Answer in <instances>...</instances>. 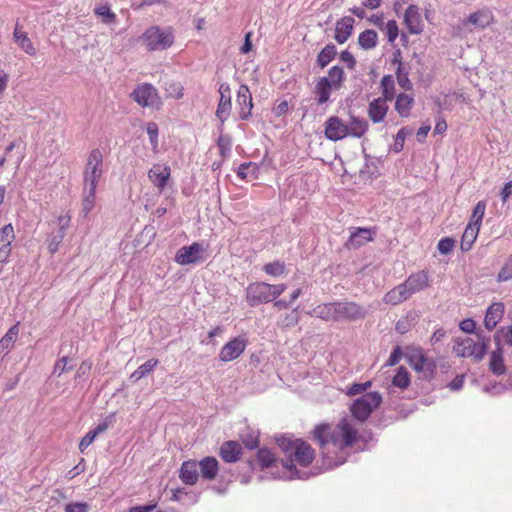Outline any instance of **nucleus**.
Segmentation results:
<instances>
[{
	"instance_id": "1",
	"label": "nucleus",
	"mask_w": 512,
	"mask_h": 512,
	"mask_svg": "<svg viewBox=\"0 0 512 512\" xmlns=\"http://www.w3.org/2000/svg\"><path fill=\"white\" fill-rule=\"evenodd\" d=\"M357 429L347 418L342 419L336 426L319 425L314 430V436L321 447L332 446L343 449L352 446L357 440Z\"/></svg>"
},
{
	"instance_id": "2",
	"label": "nucleus",
	"mask_w": 512,
	"mask_h": 512,
	"mask_svg": "<svg viewBox=\"0 0 512 512\" xmlns=\"http://www.w3.org/2000/svg\"><path fill=\"white\" fill-rule=\"evenodd\" d=\"M277 444L288 456L286 460H282V464L290 471L291 476H296L297 474L293 464L294 461L306 467L310 465L314 459V450L301 439L291 440L288 437L281 436L277 438Z\"/></svg>"
},
{
	"instance_id": "3",
	"label": "nucleus",
	"mask_w": 512,
	"mask_h": 512,
	"mask_svg": "<svg viewBox=\"0 0 512 512\" xmlns=\"http://www.w3.org/2000/svg\"><path fill=\"white\" fill-rule=\"evenodd\" d=\"M489 342V337H486L481 331H477L473 336L457 338L453 349L458 356L473 357L478 362L486 354Z\"/></svg>"
},
{
	"instance_id": "4",
	"label": "nucleus",
	"mask_w": 512,
	"mask_h": 512,
	"mask_svg": "<svg viewBox=\"0 0 512 512\" xmlns=\"http://www.w3.org/2000/svg\"><path fill=\"white\" fill-rule=\"evenodd\" d=\"M286 290L285 284L272 285L265 282H255L246 288V301L250 306H258L274 301Z\"/></svg>"
},
{
	"instance_id": "5",
	"label": "nucleus",
	"mask_w": 512,
	"mask_h": 512,
	"mask_svg": "<svg viewBox=\"0 0 512 512\" xmlns=\"http://www.w3.org/2000/svg\"><path fill=\"white\" fill-rule=\"evenodd\" d=\"M142 40L149 51H162L172 46L174 34L171 28L151 26L143 33Z\"/></svg>"
},
{
	"instance_id": "6",
	"label": "nucleus",
	"mask_w": 512,
	"mask_h": 512,
	"mask_svg": "<svg viewBox=\"0 0 512 512\" xmlns=\"http://www.w3.org/2000/svg\"><path fill=\"white\" fill-rule=\"evenodd\" d=\"M381 401L382 397L378 392L366 393L354 401L351 412L356 419L363 422L380 405Z\"/></svg>"
},
{
	"instance_id": "7",
	"label": "nucleus",
	"mask_w": 512,
	"mask_h": 512,
	"mask_svg": "<svg viewBox=\"0 0 512 512\" xmlns=\"http://www.w3.org/2000/svg\"><path fill=\"white\" fill-rule=\"evenodd\" d=\"M103 174V154L99 149H93L87 159L84 170V186L97 187Z\"/></svg>"
},
{
	"instance_id": "8",
	"label": "nucleus",
	"mask_w": 512,
	"mask_h": 512,
	"mask_svg": "<svg viewBox=\"0 0 512 512\" xmlns=\"http://www.w3.org/2000/svg\"><path fill=\"white\" fill-rule=\"evenodd\" d=\"M204 252V245L199 242H194L189 246L181 247L175 255V261L182 266L197 264L204 260Z\"/></svg>"
},
{
	"instance_id": "9",
	"label": "nucleus",
	"mask_w": 512,
	"mask_h": 512,
	"mask_svg": "<svg viewBox=\"0 0 512 512\" xmlns=\"http://www.w3.org/2000/svg\"><path fill=\"white\" fill-rule=\"evenodd\" d=\"M131 97L142 107H153L159 102L156 88L148 83L138 85Z\"/></svg>"
},
{
	"instance_id": "10",
	"label": "nucleus",
	"mask_w": 512,
	"mask_h": 512,
	"mask_svg": "<svg viewBox=\"0 0 512 512\" xmlns=\"http://www.w3.org/2000/svg\"><path fill=\"white\" fill-rule=\"evenodd\" d=\"M367 311L355 302H336V321L358 320L366 316Z\"/></svg>"
},
{
	"instance_id": "11",
	"label": "nucleus",
	"mask_w": 512,
	"mask_h": 512,
	"mask_svg": "<svg viewBox=\"0 0 512 512\" xmlns=\"http://www.w3.org/2000/svg\"><path fill=\"white\" fill-rule=\"evenodd\" d=\"M247 346V340L245 337H235L227 342L219 352V359L222 362H230L238 357L244 352Z\"/></svg>"
},
{
	"instance_id": "12",
	"label": "nucleus",
	"mask_w": 512,
	"mask_h": 512,
	"mask_svg": "<svg viewBox=\"0 0 512 512\" xmlns=\"http://www.w3.org/2000/svg\"><path fill=\"white\" fill-rule=\"evenodd\" d=\"M324 134L328 140L339 141L348 136L347 124L337 116H330L324 124Z\"/></svg>"
},
{
	"instance_id": "13",
	"label": "nucleus",
	"mask_w": 512,
	"mask_h": 512,
	"mask_svg": "<svg viewBox=\"0 0 512 512\" xmlns=\"http://www.w3.org/2000/svg\"><path fill=\"white\" fill-rule=\"evenodd\" d=\"M409 365L416 371L432 370L434 363L430 361L423 350L420 348H412L406 354Z\"/></svg>"
},
{
	"instance_id": "14",
	"label": "nucleus",
	"mask_w": 512,
	"mask_h": 512,
	"mask_svg": "<svg viewBox=\"0 0 512 512\" xmlns=\"http://www.w3.org/2000/svg\"><path fill=\"white\" fill-rule=\"evenodd\" d=\"M15 239L14 228L7 224L0 229V263H5L11 253V243Z\"/></svg>"
},
{
	"instance_id": "15",
	"label": "nucleus",
	"mask_w": 512,
	"mask_h": 512,
	"mask_svg": "<svg viewBox=\"0 0 512 512\" xmlns=\"http://www.w3.org/2000/svg\"><path fill=\"white\" fill-rule=\"evenodd\" d=\"M404 23L411 34H420L423 30L420 10L416 5H410L404 15Z\"/></svg>"
},
{
	"instance_id": "16",
	"label": "nucleus",
	"mask_w": 512,
	"mask_h": 512,
	"mask_svg": "<svg viewBox=\"0 0 512 512\" xmlns=\"http://www.w3.org/2000/svg\"><path fill=\"white\" fill-rule=\"evenodd\" d=\"M237 104L240 108V118L245 120L251 115L253 108L252 95L247 85H240L237 92Z\"/></svg>"
},
{
	"instance_id": "17",
	"label": "nucleus",
	"mask_w": 512,
	"mask_h": 512,
	"mask_svg": "<svg viewBox=\"0 0 512 512\" xmlns=\"http://www.w3.org/2000/svg\"><path fill=\"white\" fill-rule=\"evenodd\" d=\"M374 234L375 232L369 228H353V231L346 243V247L348 249H357L372 241Z\"/></svg>"
},
{
	"instance_id": "18",
	"label": "nucleus",
	"mask_w": 512,
	"mask_h": 512,
	"mask_svg": "<svg viewBox=\"0 0 512 512\" xmlns=\"http://www.w3.org/2000/svg\"><path fill=\"white\" fill-rule=\"evenodd\" d=\"M171 170L169 166H163L155 164L148 172L149 180L156 186L160 191H163L167 185V181L170 177Z\"/></svg>"
},
{
	"instance_id": "19",
	"label": "nucleus",
	"mask_w": 512,
	"mask_h": 512,
	"mask_svg": "<svg viewBox=\"0 0 512 512\" xmlns=\"http://www.w3.org/2000/svg\"><path fill=\"white\" fill-rule=\"evenodd\" d=\"M403 283L407 287L410 294L413 295L429 287V277L427 272L419 271L417 273L411 274Z\"/></svg>"
},
{
	"instance_id": "20",
	"label": "nucleus",
	"mask_w": 512,
	"mask_h": 512,
	"mask_svg": "<svg viewBox=\"0 0 512 512\" xmlns=\"http://www.w3.org/2000/svg\"><path fill=\"white\" fill-rule=\"evenodd\" d=\"M504 311V304L501 302L493 303L488 307L484 318V325L487 330L491 331L497 326L504 315Z\"/></svg>"
},
{
	"instance_id": "21",
	"label": "nucleus",
	"mask_w": 512,
	"mask_h": 512,
	"mask_svg": "<svg viewBox=\"0 0 512 512\" xmlns=\"http://www.w3.org/2000/svg\"><path fill=\"white\" fill-rule=\"evenodd\" d=\"M180 479L188 485H194L199 478V465L194 460L184 461L179 472Z\"/></svg>"
},
{
	"instance_id": "22",
	"label": "nucleus",
	"mask_w": 512,
	"mask_h": 512,
	"mask_svg": "<svg viewBox=\"0 0 512 512\" xmlns=\"http://www.w3.org/2000/svg\"><path fill=\"white\" fill-rule=\"evenodd\" d=\"M388 102L384 98H376L369 103L368 116L373 123L382 122L388 111Z\"/></svg>"
},
{
	"instance_id": "23",
	"label": "nucleus",
	"mask_w": 512,
	"mask_h": 512,
	"mask_svg": "<svg viewBox=\"0 0 512 512\" xmlns=\"http://www.w3.org/2000/svg\"><path fill=\"white\" fill-rule=\"evenodd\" d=\"M412 295L408 291L404 283L397 285L396 287L389 290L383 297V301L386 304L396 306L406 300Z\"/></svg>"
},
{
	"instance_id": "24",
	"label": "nucleus",
	"mask_w": 512,
	"mask_h": 512,
	"mask_svg": "<svg viewBox=\"0 0 512 512\" xmlns=\"http://www.w3.org/2000/svg\"><path fill=\"white\" fill-rule=\"evenodd\" d=\"M412 295L408 291L404 283L397 285L396 287L389 290L383 297V301L386 304L396 306L406 300Z\"/></svg>"
},
{
	"instance_id": "25",
	"label": "nucleus",
	"mask_w": 512,
	"mask_h": 512,
	"mask_svg": "<svg viewBox=\"0 0 512 512\" xmlns=\"http://www.w3.org/2000/svg\"><path fill=\"white\" fill-rule=\"evenodd\" d=\"M354 25V19L349 16H345L336 22L335 27V40L339 44L345 43L352 34Z\"/></svg>"
},
{
	"instance_id": "26",
	"label": "nucleus",
	"mask_w": 512,
	"mask_h": 512,
	"mask_svg": "<svg viewBox=\"0 0 512 512\" xmlns=\"http://www.w3.org/2000/svg\"><path fill=\"white\" fill-rule=\"evenodd\" d=\"M494 16L488 9L478 10L469 15L466 23L471 24L477 29H485L493 23Z\"/></svg>"
},
{
	"instance_id": "27",
	"label": "nucleus",
	"mask_w": 512,
	"mask_h": 512,
	"mask_svg": "<svg viewBox=\"0 0 512 512\" xmlns=\"http://www.w3.org/2000/svg\"><path fill=\"white\" fill-rule=\"evenodd\" d=\"M198 465L203 479L209 481L215 479L219 470L218 461L215 457L207 456L199 461Z\"/></svg>"
},
{
	"instance_id": "28",
	"label": "nucleus",
	"mask_w": 512,
	"mask_h": 512,
	"mask_svg": "<svg viewBox=\"0 0 512 512\" xmlns=\"http://www.w3.org/2000/svg\"><path fill=\"white\" fill-rule=\"evenodd\" d=\"M494 340L497 348L491 353L490 356V369L496 375H501L505 372V365L503 362V350L500 347V338L495 335Z\"/></svg>"
},
{
	"instance_id": "29",
	"label": "nucleus",
	"mask_w": 512,
	"mask_h": 512,
	"mask_svg": "<svg viewBox=\"0 0 512 512\" xmlns=\"http://www.w3.org/2000/svg\"><path fill=\"white\" fill-rule=\"evenodd\" d=\"M241 445L236 441L225 442L220 449V455L225 462H236L241 454Z\"/></svg>"
},
{
	"instance_id": "30",
	"label": "nucleus",
	"mask_w": 512,
	"mask_h": 512,
	"mask_svg": "<svg viewBox=\"0 0 512 512\" xmlns=\"http://www.w3.org/2000/svg\"><path fill=\"white\" fill-rule=\"evenodd\" d=\"M414 104V97L405 93H400L396 97L395 110L401 117H408Z\"/></svg>"
},
{
	"instance_id": "31",
	"label": "nucleus",
	"mask_w": 512,
	"mask_h": 512,
	"mask_svg": "<svg viewBox=\"0 0 512 512\" xmlns=\"http://www.w3.org/2000/svg\"><path fill=\"white\" fill-rule=\"evenodd\" d=\"M335 91L325 78H320L315 85L316 101L318 105L325 104L330 99V94Z\"/></svg>"
},
{
	"instance_id": "32",
	"label": "nucleus",
	"mask_w": 512,
	"mask_h": 512,
	"mask_svg": "<svg viewBox=\"0 0 512 512\" xmlns=\"http://www.w3.org/2000/svg\"><path fill=\"white\" fill-rule=\"evenodd\" d=\"M312 315L326 321H336V302L316 306L312 311Z\"/></svg>"
},
{
	"instance_id": "33",
	"label": "nucleus",
	"mask_w": 512,
	"mask_h": 512,
	"mask_svg": "<svg viewBox=\"0 0 512 512\" xmlns=\"http://www.w3.org/2000/svg\"><path fill=\"white\" fill-rule=\"evenodd\" d=\"M480 228L475 225L468 224L463 232L460 248L463 252L469 251L475 240L477 239Z\"/></svg>"
},
{
	"instance_id": "34",
	"label": "nucleus",
	"mask_w": 512,
	"mask_h": 512,
	"mask_svg": "<svg viewBox=\"0 0 512 512\" xmlns=\"http://www.w3.org/2000/svg\"><path fill=\"white\" fill-rule=\"evenodd\" d=\"M348 128V136H352L355 138H361L368 129V123L364 119H360L358 117L351 116L349 124H347Z\"/></svg>"
},
{
	"instance_id": "35",
	"label": "nucleus",
	"mask_w": 512,
	"mask_h": 512,
	"mask_svg": "<svg viewBox=\"0 0 512 512\" xmlns=\"http://www.w3.org/2000/svg\"><path fill=\"white\" fill-rule=\"evenodd\" d=\"M82 198V213L86 217L95 206L96 188L84 186Z\"/></svg>"
},
{
	"instance_id": "36",
	"label": "nucleus",
	"mask_w": 512,
	"mask_h": 512,
	"mask_svg": "<svg viewBox=\"0 0 512 512\" xmlns=\"http://www.w3.org/2000/svg\"><path fill=\"white\" fill-rule=\"evenodd\" d=\"M19 329L17 325L12 326L6 334L0 339V354H7L13 347L18 337Z\"/></svg>"
},
{
	"instance_id": "37",
	"label": "nucleus",
	"mask_w": 512,
	"mask_h": 512,
	"mask_svg": "<svg viewBox=\"0 0 512 512\" xmlns=\"http://www.w3.org/2000/svg\"><path fill=\"white\" fill-rule=\"evenodd\" d=\"M13 36H14V41L27 54L34 55L36 53V50L31 42V40L28 38V36L25 32L21 31L18 27H16L14 30Z\"/></svg>"
},
{
	"instance_id": "38",
	"label": "nucleus",
	"mask_w": 512,
	"mask_h": 512,
	"mask_svg": "<svg viewBox=\"0 0 512 512\" xmlns=\"http://www.w3.org/2000/svg\"><path fill=\"white\" fill-rule=\"evenodd\" d=\"M358 43L364 50L375 48L378 43V35L376 31L370 29L363 31L358 37Z\"/></svg>"
},
{
	"instance_id": "39",
	"label": "nucleus",
	"mask_w": 512,
	"mask_h": 512,
	"mask_svg": "<svg viewBox=\"0 0 512 512\" xmlns=\"http://www.w3.org/2000/svg\"><path fill=\"white\" fill-rule=\"evenodd\" d=\"M380 87L382 90V96L380 98H384L385 101H392L395 97V82L393 76L384 75L380 82Z\"/></svg>"
},
{
	"instance_id": "40",
	"label": "nucleus",
	"mask_w": 512,
	"mask_h": 512,
	"mask_svg": "<svg viewBox=\"0 0 512 512\" xmlns=\"http://www.w3.org/2000/svg\"><path fill=\"white\" fill-rule=\"evenodd\" d=\"M334 90H339L344 81V71L340 66H333L328 71V76L324 77Z\"/></svg>"
},
{
	"instance_id": "41",
	"label": "nucleus",
	"mask_w": 512,
	"mask_h": 512,
	"mask_svg": "<svg viewBox=\"0 0 512 512\" xmlns=\"http://www.w3.org/2000/svg\"><path fill=\"white\" fill-rule=\"evenodd\" d=\"M336 47L333 44L326 45L318 54L317 63L321 68L326 67L335 57Z\"/></svg>"
},
{
	"instance_id": "42",
	"label": "nucleus",
	"mask_w": 512,
	"mask_h": 512,
	"mask_svg": "<svg viewBox=\"0 0 512 512\" xmlns=\"http://www.w3.org/2000/svg\"><path fill=\"white\" fill-rule=\"evenodd\" d=\"M232 103L231 97H220L219 104L216 110V116L221 122H225L231 112Z\"/></svg>"
},
{
	"instance_id": "43",
	"label": "nucleus",
	"mask_w": 512,
	"mask_h": 512,
	"mask_svg": "<svg viewBox=\"0 0 512 512\" xmlns=\"http://www.w3.org/2000/svg\"><path fill=\"white\" fill-rule=\"evenodd\" d=\"M485 209L486 203L484 201H479L473 209V213L468 224L475 225L480 228L485 214Z\"/></svg>"
},
{
	"instance_id": "44",
	"label": "nucleus",
	"mask_w": 512,
	"mask_h": 512,
	"mask_svg": "<svg viewBox=\"0 0 512 512\" xmlns=\"http://www.w3.org/2000/svg\"><path fill=\"white\" fill-rule=\"evenodd\" d=\"M396 78L399 86L404 90H411L412 83L408 77V71L404 69L403 64L399 61L396 69Z\"/></svg>"
},
{
	"instance_id": "45",
	"label": "nucleus",
	"mask_w": 512,
	"mask_h": 512,
	"mask_svg": "<svg viewBox=\"0 0 512 512\" xmlns=\"http://www.w3.org/2000/svg\"><path fill=\"white\" fill-rule=\"evenodd\" d=\"M392 383L394 386L399 387L401 389H405L410 384V377L408 371L400 367L396 373V375L392 379Z\"/></svg>"
},
{
	"instance_id": "46",
	"label": "nucleus",
	"mask_w": 512,
	"mask_h": 512,
	"mask_svg": "<svg viewBox=\"0 0 512 512\" xmlns=\"http://www.w3.org/2000/svg\"><path fill=\"white\" fill-rule=\"evenodd\" d=\"M146 131L149 136V141L154 153H157L159 150L158 143V126L155 122H149L146 126Z\"/></svg>"
},
{
	"instance_id": "47",
	"label": "nucleus",
	"mask_w": 512,
	"mask_h": 512,
	"mask_svg": "<svg viewBox=\"0 0 512 512\" xmlns=\"http://www.w3.org/2000/svg\"><path fill=\"white\" fill-rule=\"evenodd\" d=\"M509 280H512V257L505 261L497 275V282L499 283Z\"/></svg>"
},
{
	"instance_id": "48",
	"label": "nucleus",
	"mask_w": 512,
	"mask_h": 512,
	"mask_svg": "<svg viewBox=\"0 0 512 512\" xmlns=\"http://www.w3.org/2000/svg\"><path fill=\"white\" fill-rule=\"evenodd\" d=\"M285 264L281 261H274L263 266L265 273L271 276H280L285 272Z\"/></svg>"
},
{
	"instance_id": "49",
	"label": "nucleus",
	"mask_w": 512,
	"mask_h": 512,
	"mask_svg": "<svg viewBox=\"0 0 512 512\" xmlns=\"http://www.w3.org/2000/svg\"><path fill=\"white\" fill-rule=\"evenodd\" d=\"M257 459L263 468L270 467L275 462L274 454L268 449H260L257 453Z\"/></svg>"
},
{
	"instance_id": "50",
	"label": "nucleus",
	"mask_w": 512,
	"mask_h": 512,
	"mask_svg": "<svg viewBox=\"0 0 512 512\" xmlns=\"http://www.w3.org/2000/svg\"><path fill=\"white\" fill-rule=\"evenodd\" d=\"M241 439L244 445L248 449H255L258 446L259 438L258 434L253 431H247L241 434Z\"/></svg>"
},
{
	"instance_id": "51",
	"label": "nucleus",
	"mask_w": 512,
	"mask_h": 512,
	"mask_svg": "<svg viewBox=\"0 0 512 512\" xmlns=\"http://www.w3.org/2000/svg\"><path fill=\"white\" fill-rule=\"evenodd\" d=\"M65 237V232L63 230H58L49 240L48 250L51 254H54L58 251L59 245L63 241Z\"/></svg>"
},
{
	"instance_id": "52",
	"label": "nucleus",
	"mask_w": 512,
	"mask_h": 512,
	"mask_svg": "<svg viewBox=\"0 0 512 512\" xmlns=\"http://www.w3.org/2000/svg\"><path fill=\"white\" fill-rule=\"evenodd\" d=\"M389 43H393L398 37V25L395 20H389L383 28Z\"/></svg>"
},
{
	"instance_id": "53",
	"label": "nucleus",
	"mask_w": 512,
	"mask_h": 512,
	"mask_svg": "<svg viewBox=\"0 0 512 512\" xmlns=\"http://www.w3.org/2000/svg\"><path fill=\"white\" fill-rule=\"evenodd\" d=\"M455 246V240L450 237L442 238L437 245V248L440 254L447 255L449 254Z\"/></svg>"
},
{
	"instance_id": "54",
	"label": "nucleus",
	"mask_w": 512,
	"mask_h": 512,
	"mask_svg": "<svg viewBox=\"0 0 512 512\" xmlns=\"http://www.w3.org/2000/svg\"><path fill=\"white\" fill-rule=\"evenodd\" d=\"M95 13L102 17L104 23L109 24L115 21L116 15L110 10L108 6H100L95 10Z\"/></svg>"
},
{
	"instance_id": "55",
	"label": "nucleus",
	"mask_w": 512,
	"mask_h": 512,
	"mask_svg": "<svg viewBox=\"0 0 512 512\" xmlns=\"http://www.w3.org/2000/svg\"><path fill=\"white\" fill-rule=\"evenodd\" d=\"M370 386V381H367L365 383H354L348 388L347 395L354 396L357 394H361L362 392L366 391Z\"/></svg>"
},
{
	"instance_id": "56",
	"label": "nucleus",
	"mask_w": 512,
	"mask_h": 512,
	"mask_svg": "<svg viewBox=\"0 0 512 512\" xmlns=\"http://www.w3.org/2000/svg\"><path fill=\"white\" fill-rule=\"evenodd\" d=\"M89 509V505L84 502H71L65 506V512H89Z\"/></svg>"
},
{
	"instance_id": "57",
	"label": "nucleus",
	"mask_w": 512,
	"mask_h": 512,
	"mask_svg": "<svg viewBox=\"0 0 512 512\" xmlns=\"http://www.w3.org/2000/svg\"><path fill=\"white\" fill-rule=\"evenodd\" d=\"M68 357L60 358L54 365L53 374L56 376H61L63 372L71 370L72 367L67 366Z\"/></svg>"
},
{
	"instance_id": "58",
	"label": "nucleus",
	"mask_w": 512,
	"mask_h": 512,
	"mask_svg": "<svg viewBox=\"0 0 512 512\" xmlns=\"http://www.w3.org/2000/svg\"><path fill=\"white\" fill-rule=\"evenodd\" d=\"M158 364V360L157 359H150L148 361H146L145 363H143L142 365H140L137 370L139 371L140 373V376H146L147 374H149L150 372H152L154 370V368L157 366Z\"/></svg>"
},
{
	"instance_id": "59",
	"label": "nucleus",
	"mask_w": 512,
	"mask_h": 512,
	"mask_svg": "<svg viewBox=\"0 0 512 512\" xmlns=\"http://www.w3.org/2000/svg\"><path fill=\"white\" fill-rule=\"evenodd\" d=\"M218 147L220 149V154L223 157H226L231 150V140L229 137L221 136L218 139Z\"/></svg>"
},
{
	"instance_id": "60",
	"label": "nucleus",
	"mask_w": 512,
	"mask_h": 512,
	"mask_svg": "<svg viewBox=\"0 0 512 512\" xmlns=\"http://www.w3.org/2000/svg\"><path fill=\"white\" fill-rule=\"evenodd\" d=\"M97 436L92 431H89L80 441L79 450L83 453L94 441Z\"/></svg>"
},
{
	"instance_id": "61",
	"label": "nucleus",
	"mask_w": 512,
	"mask_h": 512,
	"mask_svg": "<svg viewBox=\"0 0 512 512\" xmlns=\"http://www.w3.org/2000/svg\"><path fill=\"white\" fill-rule=\"evenodd\" d=\"M401 356H402V350L399 346H396L392 353L390 354L389 356V359L387 360V363L386 365L387 366H394L396 365L400 359H401Z\"/></svg>"
},
{
	"instance_id": "62",
	"label": "nucleus",
	"mask_w": 512,
	"mask_h": 512,
	"mask_svg": "<svg viewBox=\"0 0 512 512\" xmlns=\"http://www.w3.org/2000/svg\"><path fill=\"white\" fill-rule=\"evenodd\" d=\"M340 59L342 62L346 63L350 69H353L356 65V60L353 54L347 50L341 52Z\"/></svg>"
},
{
	"instance_id": "63",
	"label": "nucleus",
	"mask_w": 512,
	"mask_h": 512,
	"mask_svg": "<svg viewBox=\"0 0 512 512\" xmlns=\"http://www.w3.org/2000/svg\"><path fill=\"white\" fill-rule=\"evenodd\" d=\"M476 324L472 319H465L460 323V329L467 333H474Z\"/></svg>"
},
{
	"instance_id": "64",
	"label": "nucleus",
	"mask_w": 512,
	"mask_h": 512,
	"mask_svg": "<svg viewBox=\"0 0 512 512\" xmlns=\"http://www.w3.org/2000/svg\"><path fill=\"white\" fill-rule=\"evenodd\" d=\"M464 375L456 376L448 385L450 390L458 391L463 387Z\"/></svg>"
}]
</instances>
